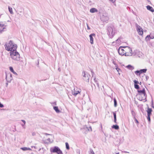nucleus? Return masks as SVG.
Instances as JSON below:
<instances>
[{
  "label": "nucleus",
  "mask_w": 154,
  "mask_h": 154,
  "mask_svg": "<svg viewBox=\"0 0 154 154\" xmlns=\"http://www.w3.org/2000/svg\"><path fill=\"white\" fill-rule=\"evenodd\" d=\"M82 76H83V79L85 81L87 82H89L90 75L87 72H86L85 71H83L82 73Z\"/></svg>",
  "instance_id": "obj_7"
},
{
  "label": "nucleus",
  "mask_w": 154,
  "mask_h": 154,
  "mask_svg": "<svg viewBox=\"0 0 154 154\" xmlns=\"http://www.w3.org/2000/svg\"><path fill=\"white\" fill-rule=\"evenodd\" d=\"M95 34L94 33H92L90 35L89 37L90 38V42L91 44H92L94 43V38L93 36L95 37Z\"/></svg>",
  "instance_id": "obj_10"
},
{
  "label": "nucleus",
  "mask_w": 154,
  "mask_h": 154,
  "mask_svg": "<svg viewBox=\"0 0 154 154\" xmlns=\"http://www.w3.org/2000/svg\"><path fill=\"white\" fill-rule=\"evenodd\" d=\"M109 0L113 3L114 2L116 1V0Z\"/></svg>",
  "instance_id": "obj_49"
},
{
  "label": "nucleus",
  "mask_w": 154,
  "mask_h": 154,
  "mask_svg": "<svg viewBox=\"0 0 154 154\" xmlns=\"http://www.w3.org/2000/svg\"><path fill=\"white\" fill-rule=\"evenodd\" d=\"M76 151L77 154H80V150L79 149H77Z\"/></svg>",
  "instance_id": "obj_37"
},
{
  "label": "nucleus",
  "mask_w": 154,
  "mask_h": 154,
  "mask_svg": "<svg viewBox=\"0 0 154 154\" xmlns=\"http://www.w3.org/2000/svg\"><path fill=\"white\" fill-rule=\"evenodd\" d=\"M12 51L10 52V55L12 59L15 60H19L20 57L19 53L17 51V50Z\"/></svg>",
  "instance_id": "obj_2"
},
{
  "label": "nucleus",
  "mask_w": 154,
  "mask_h": 154,
  "mask_svg": "<svg viewBox=\"0 0 154 154\" xmlns=\"http://www.w3.org/2000/svg\"><path fill=\"white\" fill-rule=\"evenodd\" d=\"M124 48H125V52H127V51H129V49H130L131 50H132L131 48L129 46H124Z\"/></svg>",
  "instance_id": "obj_22"
},
{
  "label": "nucleus",
  "mask_w": 154,
  "mask_h": 154,
  "mask_svg": "<svg viewBox=\"0 0 154 154\" xmlns=\"http://www.w3.org/2000/svg\"><path fill=\"white\" fill-rule=\"evenodd\" d=\"M137 29L139 35H142L143 34V30L142 28L137 24H136Z\"/></svg>",
  "instance_id": "obj_8"
},
{
  "label": "nucleus",
  "mask_w": 154,
  "mask_h": 154,
  "mask_svg": "<svg viewBox=\"0 0 154 154\" xmlns=\"http://www.w3.org/2000/svg\"><path fill=\"white\" fill-rule=\"evenodd\" d=\"M9 69H10V71L11 72H12L14 74L16 75H17V73L14 71L13 67H12L11 66L10 67Z\"/></svg>",
  "instance_id": "obj_18"
},
{
  "label": "nucleus",
  "mask_w": 154,
  "mask_h": 154,
  "mask_svg": "<svg viewBox=\"0 0 154 154\" xmlns=\"http://www.w3.org/2000/svg\"><path fill=\"white\" fill-rule=\"evenodd\" d=\"M94 81L95 82L97 86L98 87V89H97L96 87L94 84L92 83L91 84V87H92V90H94V88L93 87V85L94 86L95 88L94 89V92L97 93H98L100 91V89L99 85V83L98 81V79H96V77L95 76L94 77Z\"/></svg>",
  "instance_id": "obj_3"
},
{
  "label": "nucleus",
  "mask_w": 154,
  "mask_h": 154,
  "mask_svg": "<svg viewBox=\"0 0 154 154\" xmlns=\"http://www.w3.org/2000/svg\"><path fill=\"white\" fill-rule=\"evenodd\" d=\"M115 154H119V152H118V153H116Z\"/></svg>",
  "instance_id": "obj_60"
},
{
  "label": "nucleus",
  "mask_w": 154,
  "mask_h": 154,
  "mask_svg": "<svg viewBox=\"0 0 154 154\" xmlns=\"http://www.w3.org/2000/svg\"><path fill=\"white\" fill-rule=\"evenodd\" d=\"M112 113H113V116H114V122L115 123H117V122H116V111L113 112H112Z\"/></svg>",
  "instance_id": "obj_15"
},
{
  "label": "nucleus",
  "mask_w": 154,
  "mask_h": 154,
  "mask_svg": "<svg viewBox=\"0 0 154 154\" xmlns=\"http://www.w3.org/2000/svg\"><path fill=\"white\" fill-rule=\"evenodd\" d=\"M133 119H134L135 122L136 123L138 124L139 123V122L137 120L136 118L135 117V118H133Z\"/></svg>",
  "instance_id": "obj_38"
},
{
  "label": "nucleus",
  "mask_w": 154,
  "mask_h": 154,
  "mask_svg": "<svg viewBox=\"0 0 154 154\" xmlns=\"http://www.w3.org/2000/svg\"><path fill=\"white\" fill-rule=\"evenodd\" d=\"M80 92L79 91H75V92H74L73 93V95L75 96H76L78 93H79Z\"/></svg>",
  "instance_id": "obj_33"
},
{
  "label": "nucleus",
  "mask_w": 154,
  "mask_h": 154,
  "mask_svg": "<svg viewBox=\"0 0 154 154\" xmlns=\"http://www.w3.org/2000/svg\"><path fill=\"white\" fill-rule=\"evenodd\" d=\"M54 109L57 113H59L60 112V110L58 109V106H54L53 107Z\"/></svg>",
  "instance_id": "obj_16"
},
{
  "label": "nucleus",
  "mask_w": 154,
  "mask_h": 154,
  "mask_svg": "<svg viewBox=\"0 0 154 154\" xmlns=\"http://www.w3.org/2000/svg\"><path fill=\"white\" fill-rule=\"evenodd\" d=\"M1 43H0V45H1Z\"/></svg>",
  "instance_id": "obj_64"
},
{
  "label": "nucleus",
  "mask_w": 154,
  "mask_h": 154,
  "mask_svg": "<svg viewBox=\"0 0 154 154\" xmlns=\"http://www.w3.org/2000/svg\"><path fill=\"white\" fill-rule=\"evenodd\" d=\"M116 69L117 71L119 72V71H121V70L118 67L116 68Z\"/></svg>",
  "instance_id": "obj_40"
},
{
  "label": "nucleus",
  "mask_w": 154,
  "mask_h": 154,
  "mask_svg": "<svg viewBox=\"0 0 154 154\" xmlns=\"http://www.w3.org/2000/svg\"><path fill=\"white\" fill-rule=\"evenodd\" d=\"M8 10H9V12L11 14H13L12 9L11 7L9 6H8Z\"/></svg>",
  "instance_id": "obj_27"
},
{
  "label": "nucleus",
  "mask_w": 154,
  "mask_h": 154,
  "mask_svg": "<svg viewBox=\"0 0 154 154\" xmlns=\"http://www.w3.org/2000/svg\"><path fill=\"white\" fill-rule=\"evenodd\" d=\"M12 79L13 78H11L10 77V76H8L7 75V74H6V79L7 82L9 83L11 82Z\"/></svg>",
  "instance_id": "obj_13"
},
{
  "label": "nucleus",
  "mask_w": 154,
  "mask_h": 154,
  "mask_svg": "<svg viewBox=\"0 0 154 154\" xmlns=\"http://www.w3.org/2000/svg\"><path fill=\"white\" fill-rule=\"evenodd\" d=\"M7 75L8 76H10V77H11V78H12V75L11 74L8 73V74H7Z\"/></svg>",
  "instance_id": "obj_39"
},
{
  "label": "nucleus",
  "mask_w": 154,
  "mask_h": 154,
  "mask_svg": "<svg viewBox=\"0 0 154 154\" xmlns=\"http://www.w3.org/2000/svg\"><path fill=\"white\" fill-rule=\"evenodd\" d=\"M114 29V26L112 25H110L107 26V34L111 38H112L113 37L115 34Z\"/></svg>",
  "instance_id": "obj_4"
},
{
  "label": "nucleus",
  "mask_w": 154,
  "mask_h": 154,
  "mask_svg": "<svg viewBox=\"0 0 154 154\" xmlns=\"http://www.w3.org/2000/svg\"><path fill=\"white\" fill-rule=\"evenodd\" d=\"M88 130L89 131H92V128L91 127H90L88 128Z\"/></svg>",
  "instance_id": "obj_41"
},
{
  "label": "nucleus",
  "mask_w": 154,
  "mask_h": 154,
  "mask_svg": "<svg viewBox=\"0 0 154 154\" xmlns=\"http://www.w3.org/2000/svg\"><path fill=\"white\" fill-rule=\"evenodd\" d=\"M46 134V135H50V134Z\"/></svg>",
  "instance_id": "obj_61"
},
{
  "label": "nucleus",
  "mask_w": 154,
  "mask_h": 154,
  "mask_svg": "<svg viewBox=\"0 0 154 154\" xmlns=\"http://www.w3.org/2000/svg\"><path fill=\"white\" fill-rule=\"evenodd\" d=\"M58 70L59 71H60V68H59L58 69Z\"/></svg>",
  "instance_id": "obj_57"
},
{
  "label": "nucleus",
  "mask_w": 154,
  "mask_h": 154,
  "mask_svg": "<svg viewBox=\"0 0 154 154\" xmlns=\"http://www.w3.org/2000/svg\"><path fill=\"white\" fill-rule=\"evenodd\" d=\"M139 84L140 85H141V82H140V83H139Z\"/></svg>",
  "instance_id": "obj_58"
},
{
  "label": "nucleus",
  "mask_w": 154,
  "mask_h": 154,
  "mask_svg": "<svg viewBox=\"0 0 154 154\" xmlns=\"http://www.w3.org/2000/svg\"><path fill=\"white\" fill-rule=\"evenodd\" d=\"M151 106L153 108H154V106H153V101L152 100V104H151Z\"/></svg>",
  "instance_id": "obj_43"
},
{
  "label": "nucleus",
  "mask_w": 154,
  "mask_h": 154,
  "mask_svg": "<svg viewBox=\"0 0 154 154\" xmlns=\"http://www.w3.org/2000/svg\"><path fill=\"white\" fill-rule=\"evenodd\" d=\"M147 113L148 116H150L152 114V112H148Z\"/></svg>",
  "instance_id": "obj_45"
},
{
  "label": "nucleus",
  "mask_w": 154,
  "mask_h": 154,
  "mask_svg": "<svg viewBox=\"0 0 154 154\" xmlns=\"http://www.w3.org/2000/svg\"><path fill=\"white\" fill-rule=\"evenodd\" d=\"M135 74L137 75H140L141 74L140 73V70H137L134 72Z\"/></svg>",
  "instance_id": "obj_29"
},
{
  "label": "nucleus",
  "mask_w": 154,
  "mask_h": 154,
  "mask_svg": "<svg viewBox=\"0 0 154 154\" xmlns=\"http://www.w3.org/2000/svg\"><path fill=\"white\" fill-rule=\"evenodd\" d=\"M124 152H125V153H129V152H127V151H124Z\"/></svg>",
  "instance_id": "obj_54"
},
{
  "label": "nucleus",
  "mask_w": 154,
  "mask_h": 154,
  "mask_svg": "<svg viewBox=\"0 0 154 154\" xmlns=\"http://www.w3.org/2000/svg\"><path fill=\"white\" fill-rule=\"evenodd\" d=\"M147 118L148 122H150L151 121L150 116H147Z\"/></svg>",
  "instance_id": "obj_35"
},
{
  "label": "nucleus",
  "mask_w": 154,
  "mask_h": 154,
  "mask_svg": "<svg viewBox=\"0 0 154 154\" xmlns=\"http://www.w3.org/2000/svg\"><path fill=\"white\" fill-rule=\"evenodd\" d=\"M7 22H10V21L9 20H8L7 21Z\"/></svg>",
  "instance_id": "obj_63"
},
{
  "label": "nucleus",
  "mask_w": 154,
  "mask_h": 154,
  "mask_svg": "<svg viewBox=\"0 0 154 154\" xmlns=\"http://www.w3.org/2000/svg\"><path fill=\"white\" fill-rule=\"evenodd\" d=\"M65 144H66V149L68 150L69 149V144L67 142H66L65 143Z\"/></svg>",
  "instance_id": "obj_30"
},
{
  "label": "nucleus",
  "mask_w": 154,
  "mask_h": 154,
  "mask_svg": "<svg viewBox=\"0 0 154 154\" xmlns=\"http://www.w3.org/2000/svg\"><path fill=\"white\" fill-rule=\"evenodd\" d=\"M90 154H95L94 152L93 151V150L91 149H90Z\"/></svg>",
  "instance_id": "obj_34"
},
{
  "label": "nucleus",
  "mask_w": 154,
  "mask_h": 154,
  "mask_svg": "<svg viewBox=\"0 0 154 154\" xmlns=\"http://www.w3.org/2000/svg\"><path fill=\"white\" fill-rule=\"evenodd\" d=\"M91 74H92V77H93L94 76V73L92 70H91Z\"/></svg>",
  "instance_id": "obj_44"
},
{
  "label": "nucleus",
  "mask_w": 154,
  "mask_h": 154,
  "mask_svg": "<svg viewBox=\"0 0 154 154\" xmlns=\"http://www.w3.org/2000/svg\"><path fill=\"white\" fill-rule=\"evenodd\" d=\"M149 76H146V81H147L148 79H149Z\"/></svg>",
  "instance_id": "obj_47"
},
{
  "label": "nucleus",
  "mask_w": 154,
  "mask_h": 154,
  "mask_svg": "<svg viewBox=\"0 0 154 154\" xmlns=\"http://www.w3.org/2000/svg\"><path fill=\"white\" fill-rule=\"evenodd\" d=\"M4 107V105L0 102V107L2 108Z\"/></svg>",
  "instance_id": "obj_42"
},
{
  "label": "nucleus",
  "mask_w": 154,
  "mask_h": 154,
  "mask_svg": "<svg viewBox=\"0 0 154 154\" xmlns=\"http://www.w3.org/2000/svg\"><path fill=\"white\" fill-rule=\"evenodd\" d=\"M20 149L23 151H26L28 150H31V149L29 148H27L26 147H21Z\"/></svg>",
  "instance_id": "obj_21"
},
{
  "label": "nucleus",
  "mask_w": 154,
  "mask_h": 154,
  "mask_svg": "<svg viewBox=\"0 0 154 154\" xmlns=\"http://www.w3.org/2000/svg\"><path fill=\"white\" fill-rule=\"evenodd\" d=\"M147 106L148 107V108H147V113H148V112H152V109L151 108H149L148 107V105L147 104Z\"/></svg>",
  "instance_id": "obj_23"
},
{
  "label": "nucleus",
  "mask_w": 154,
  "mask_h": 154,
  "mask_svg": "<svg viewBox=\"0 0 154 154\" xmlns=\"http://www.w3.org/2000/svg\"><path fill=\"white\" fill-rule=\"evenodd\" d=\"M21 121L23 122V124H24V125H25V124H26V121L24 120H22Z\"/></svg>",
  "instance_id": "obj_48"
},
{
  "label": "nucleus",
  "mask_w": 154,
  "mask_h": 154,
  "mask_svg": "<svg viewBox=\"0 0 154 154\" xmlns=\"http://www.w3.org/2000/svg\"><path fill=\"white\" fill-rule=\"evenodd\" d=\"M150 35V38L151 39H152L154 38V34L153 35H152L151 34H150L149 35Z\"/></svg>",
  "instance_id": "obj_31"
},
{
  "label": "nucleus",
  "mask_w": 154,
  "mask_h": 154,
  "mask_svg": "<svg viewBox=\"0 0 154 154\" xmlns=\"http://www.w3.org/2000/svg\"><path fill=\"white\" fill-rule=\"evenodd\" d=\"M0 27V29L1 30V32L4 31H5V29H6L5 27H2V26H1Z\"/></svg>",
  "instance_id": "obj_32"
},
{
  "label": "nucleus",
  "mask_w": 154,
  "mask_h": 154,
  "mask_svg": "<svg viewBox=\"0 0 154 154\" xmlns=\"http://www.w3.org/2000/svg\"><path fill=\"white\" fill-rule=\"evenodd\" d=\"M37 67H39V62L38 60V63L37 65Z\"/></svg>",
  "instance_id": "obj_52"
},
{
  "label": "nucleus",
  "mask_w": 154,
  "mask_h": 154,
  "mask_svg": "<svg viewBox=\"0 0 154 154\" xmlns=\"http://www.w3.org/2000/svg\"><path fill=\"white\" fill-rule=\"evenodd\" d=\"M8 82H7L6 83V87H7L8 85Z\"/></svg>",
  "instance_id": "obj_53"
},
{
  "label": "nucleus",
  "mask_w": 154,
  "mask_h": 154,
  "mask_svg": "<svg viewBox=\"0 0 154 154\" xmlns=\"http://www.w3.org/2000/svg\"><path fill=\"white\" fill-rule=\"evenodd\" d=\"M112 128L116 130H118L119 128V126L117 125H113L112 126Z\"/></svg>",
  "instance_id": "obj_19"
},
{
  "label": "nucleus",
  "mask_w": 154,
  "mask_h": 154,
  "mask_svg": "<svg viewBox=\"0 0 154 154\" xmlns=\"http://www.w3.org/2000/svg\"><path fill=\"white\" fill-rule=\"evenodd\" d=\"M4 25L2 24H0V27L2 26V27H4Z\"/></svg>",
  "instance_id": "obj_50"
},
{
  "label": "nucleus",
  "mask_w": 154,
  "mask_h": 154,
  "mask_svg": "<svg viewBox=\"0 0 154 154\" xmlns=\"http://www.w3.org/2000/svg\"><path fill=\"white\" fill-rule=\"evenodd\" d=\"M21 125L23 127L24 126V125H24V124H21Z\"/></svg>",
  "instance_id": "obj_55"
},
{
  "label": "nucleus",
  "mask_w": 154,
  "mask_h": 154,
  "mask_svg": "<svg viewBox=\"0 0 154 154\" xmlns=\"http://www.w3.org/2000/svg\"><path fill=\"white\" fill-rule=\"evenodd\" d=\"M90 12L91 13H94L96 12H97L98 11L97 9L95 8H92L90 9Z\"/></svg>",
  "instance_id": "obj_17"
},
{
  "label": "nucleus",
  "mask_w": 154,
  "mask_h": 154,
  "mask_svg": "<svg viewBox=\"0 0 154 154\" xmlns=\"http://www.w3.org/2000/svg\"><path fill=\"white\" fill-rule=\"evenodd\" d=\"M129 51H127V52L125 53L124 55L126 56H131L132 54V50L130 49H129Z\"/></svg>",
  "instance_id": "obj_12"
},
{
  "label": "nucleus",
  "mask_w": 154,
  "mask_h": 154,
  "mask_svg": "<svg viewBox=\"0 0 154 154\" xmlns=\"http://www.w3.org/2000/svg\"><path fill=\"white\" fill-rule=\"evenodd\" d=\"M134 88L137 89H139L140 88L139 85H138L139 83V82L136 80L134 81Z\"/></svg>",
  "instance_id": "obj_11"
},
{
  "label": "nucleus",
  "mask_w": 154,
  "mask_h": 154,
  "mask_svg": "<svg viewBox=\"0 0 154 154\" xmlns=\"http://www.w3.org/2000/svg\"><path fill=\"white\" fill-rule=\"evenodd\" d=\"M86 25H87V29H88V30L90 29V28L88 26V25L87 23H86Z\"/></svg>",
  "instance_id": "obj_46"
},
{
  "label": "nucleus",
  "mask_w": 154,
  "mask_h": 154,
  "mask_svg": "<svg viewBox=\"0 0 154 154\" xmlns=\"http://www.w3.org/2000/svg\"><path fill=\"white\" fill-rule=\"evenodd\" d=\"M51 104H53L54 105H56V102H55L53 103H51Z\"/></svg>",
  "instance_id": "obj_51"
},
{
  "label": "nucleus",
  "mask_w": 154,
  "mask_h": 154,
  "mask_svg": "<svg viewBox=\"0 0 154 154\" xmlns=\"http://www.w3.org/2000/svg\"><path fill=\"white\" fill-rule=\"evenodd\" d=\"M116 43H119L120 42V38H119L117 39L116 41Z\"/></svg>",
  "instance_id": "obj_36"
},
{
  "label": "nucleus",
  "mask_w": 154,
  "mask_h": 154,
  "mask_svg": "<svg viewBox=\"0 0 154 154\" xmlns=\"http://www.w3.org/2000/svg\"><path fill=\"white\" fill-rule=\"evenodd\" d=\"M34 134H35L34 133L32 134V135H33V136L34 135Z\"/></svg>",
  "instance_id": "obj_59"
},
{
  "label": "nucleus",
  "mask_w": 154,
  "mask_h": 154,
  "mask_svg": "<svg viewBox=\"0 0 154 154\" xmlns=\"http://www.w3.org/2000/svg\"><path fill=\"white\" fill-rule=\"evenodd\" d=\"M137 92H138L139 94L140 95H143V97H142L140 100L142 101V100H145V101H146V98L147 97L146 94V93L145 89L144 88H143L142 90H138Z\"/></svg>",
  "instance_id": "obj_6"
},
{
  "label": "nucleus",
  "mask_w": 154,
  "mask_h": 154,
  "mask_svg": "<svg viewBox=\"0 0 154 154\" xmlns=\"http://www.w3.org/2000/svg\"><path fill=\"white\" fill-rule=\"evenodd\" d=\"M5 46L6 50L11 52V51H16L17 47V45L13 44L12 41L10 40L7 44H5Z\"/></svg>",
  "instance_id": "obj_1"
},
{
  "label": "nucleus",
  "mask_w": 154,
  "mask_h": 154,
  "mask_svg": "<svg viewBox=\"0 0 154 154\" xmlns=\"http://www.w3.org/2000/svg\"><path fill=\"white\" fill-rule=\"evenodd\" d=\"M126 67L131 70H132L134 69V67L130 65H128V66H126Z\"/></svg>",
  "instance_id": "obj_20"
},
{
  "label": "nucleus",
  "mask_w": 154,
  "mask_h": 154,
  "mask_svg": "<svg viewBox=\"0 0 154 154\" xmlns=\"http://www.w3.org/2000/svg\"><path fill=\"white\" fill-rule=\"evenodd\" d=\"M47 140H50V138H48V139H47Z\"/></svg>",
  "instance_id": "obj_56"
},
{
  "label": "nucleus",
  "mask_w": 154,
  "mask_h": 154,
  "mask_svg": "<svg viewBox=\"0 0 154 154\" xmlns=\"http://www.w3.org/2000/svg\"><path fill=\"white\" fill-rule=\"evenodd\" d=\"M131 113L133 118H135L136 116V114L135 112L133 110H131Z\"/></svg>",
  "instance_id": "obj_24"
},
{
  "label": "nucleus",
  "mask_w": 154,
  "mask_h": 154,
  "mask_svg": "<svg viewBox=\"0 0 154 154\" xmlns=\"http://www.w3.org/2000/svg\"><path fill=\"white\" fill-rule=\"evenodd\" d=\"M113 100L114 102V106L115 107H116L117 106V100L115 98L113 99Z\"/></svg>",
  "instance_id": "obj_25"
},
{
  "label": "nucleus",
  "mask_w": 154,
  "mask_h": 154,
  "mask_svg": "<svg viewBox=\"0 0 154 154\" xmlns=\"http://www.w3.org/2000/svg\"><path fill=\"white\" fill-rule=\"evenodd\" d=\"M150 35H148L145 38V40L146 41H149L150 38Z\"/></svg>",
  "instance_id": "obj_28"
},
{
  "label": "nucleus",
  "mask_w": 154,
  "mask_h": 154,
  "mask_svg": "<svg viewBox=\"0 0 154 154\" xmlns=\"http://www.w3.org/2000/svg\"><path fill=\"white\" fill-rule=\"evenodd\" d=\"M50 151L51 153H56L57 154H63L61 150L57 146L51 148L50 149Z\"/></svg>",
  "instance_id": "obj_5"
},
{
  "label": "nucleus",
  "mask_w": 154,
  "mask_h": 154,
  "mask_svg": "<svg viewBox=\"0 0 154 154\" xmlns=\"http://www.w3.org/2000/svg\"><path fill=\"white\" fill-rule=\"evenodd\" d=\"M140 70V73H145L147 71L146 69H141Z\"/></svg>",
  "instance_id": "obj_26"
},
{
  "label": "nucleus",
  "mask_w": 154,
  "mask_h": 154,
  "mask_svg": "<svg viewBox=\"0 0 154 154\" xmlns=\"http://www.w3.org/2000/svg\"><path fill=\"white\" fill-rule=\"evenodd\" d=\"M96 88H97V89H98V87L97 86V87H96Z\"/></svg>",
  "instance_id": "obj_62"
},
{
  "label": "nucleus",
  "mask_w": 154,
  "mask_h": 154,
  "mask_svg": "<svg viewBox=\"0 0 154 154\" xmlns=\"http://www.w3.org/2000/svg\"><path fill=\"white\" fill-rule=\"evenodd\" d=\"M147 9L152 12H154V10L152 7L149 5H148L146 6Z\"/></svg>",
  "instance_id": "obj_14"
},
{
  "label": "nucleus",
  "mask_w": 154,
  "mask_h": 154,
  "mask_svg": "<svg viewBox=\"0 0 154 154\" xmlns=\"http://www.w3.org/2000/svg\"><path fill=\"white\" fill-rule=\"evenodd\" d=\"M123 48H125L124 46H120L119 47L118 50L119 54L122 56L124 55V53H125V50L123 49Z\"/></svg>",
  "instance_id": "obj_9"
}]
</instances>
